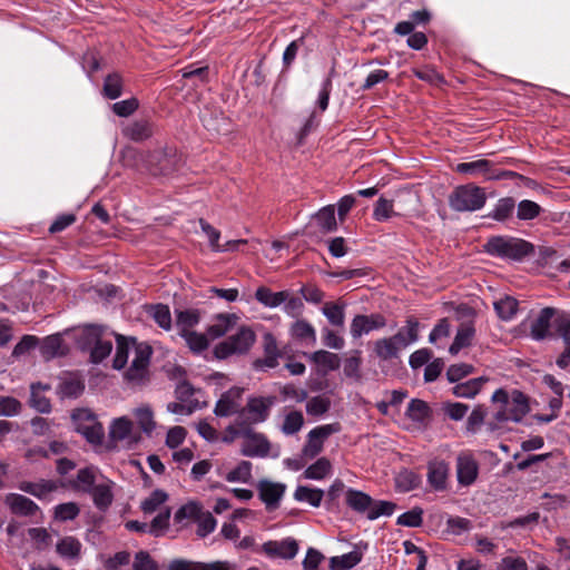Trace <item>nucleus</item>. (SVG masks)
Here are the masks:
<instances>
[{"instance_id":"nucleus-21","label":"nucleus","mask_w":570,"mask_h":570,"mask_svg":"<svg viewBox=\"0 0 570 570\" xmlns=\"http://www.w3.org/2000/svg\"><path fill=\"white\" fill-rule=\"evenodd\" d=\"M556 309L552 307H544L540 311L537 318L531 323V337L535 341H542L550 336V326Z\"/></svg>"},{"instance_id":"nucleus-56","label":"nucleus","mask_w":570,"mask_h":570,"mask_svg":"<svg viewBox=\"0 0 570 570\" xmlns=\"http://www.w3.org/2000/svg\"><path fill=\"white\" fill-rule=\"evenodd\" d=\"M150 315L154 321L165 331L171 328V315L169 307L165 304H156L150 307Z\"/></svg>"},{"instance_id":"nucleus-59","label":"nucleus","mask_w":570,"mask_h":570,"mask_svg":"<svg viewBox=\"0 0 570 570\" xmlns=\"http://www.w3.org/2000/svg\"><path fill=\"white\" fill-rule=\"evenodd\" d=\"M116 354L112 361L115 370H121L128 362L130 344L121 335H117Z\"/></svg>"},{"instance_id":"nucleus-31","label":"nucleus","mask_w":570,"mask_h":570,"mask_svg":"<svg viewBox=\"0 0 570 570\" xmlns=\"http://www.w3.org/2000/svg\"><path fill=\"white\" fill-rule=\"evenodd\" d=\"M394 482L397 492L406 493L417 489L422 480L416 472L403 469L395 475Z\"/></svg>"},{"instance_id":"nucleus-33","label":"nucleus","mask_w":570,"mask_h":570,"mask_svg":"<svg viewBox=\"0 0 570 570\" xmlns=\"http://www.w3.org/2000/svg\"><path fill=\"white\" fill-rule=\"evenodd\" d=\"M309 360L315 363L324 372L336 371L340 367L341 361L337 354L320 350L308 355Z\"/></svg>"},{"instance_id":"nucleus-50","label":"nucleus","mask_w":570,"mask_h":570,"mask_svg":"<svg viewBox=\"0 0 570 570\" xmlns=\"http://www.w3.org/2000/svg\"><path fill=\"white\" fill-rule=\"evenodd\" d=\"M397 214L394 212V203L392 199L380 197L373 209V219L376 222H386Z\"/></svg>"},{"instance_id":"nucleus-51","label":"nucleus","mask_w":570,"mask_h":570,"mask_svg":"<svg viewBox=\"0 0 570 570\" xmlns=\"http://www.w3.org/2000/svg\"><path fill=\"white\" fill-rule=\"evenodd\" d=\"M102 92L110 100L119 98L122 94L121 77L118 73L108 75L104 81Z\"/></svg>"},{"instance_id":"nucleus-17","label":"nucleus","mask_w":570,"mask_h":570,"mask_svg":"<svg viewBox=\"0 0 570 570\" xmlns=\"http://www.w3.org/2000/svg\"><path fill=\"white\" fill-rule=\"evenodd\" d=\"M419 337L420 323L415 317L412 316L406 318L404 326H402L394 335L390 336L400 352L416 343Z\"/></svg>"},{"instance_id":"nucleus-43","label":"nucleus","mask_w":570,"mask_h":570,"mask_svg":"<svg viewBox=\"0 0 570 570\" xmlns=\"http://www.w3.org/2000/svg\"><path fill=\"white\" fill-rule=\"evenodd\" d=\"M324 492L321 489L298 485L294 492V499L299 502H307L314 508L322 503Z\"/></svg>"},{"instance_id":"nucleus-13","label":"nucleus","mask_w":570,"mask_h":570,"mask_svg":"<svg viewBox=\"0 0 570 570\" xmlns=\"http://www.w3.org/2000/svg\"><path fill=\"white\" fill-rule=\"evenodd\" d=\"M386 323L385 316L381 313L357 314L351 322L350 333L354 340H358L363 335L385 327Z\"/></svg>"},{"instance_id":"nucleus-44","label":"nucleus","mask_w":570,"mask_h":570,"mask_svg":"<svg viewBox=\"0 0 570 570\" xmlns=\"http://www.w3.org/2000/svg\"><path fill=\"white\" fill-rule=\"evenodd\" d=\"M485 381L487 380L483 377H476L463 383H458L452 387V393L456 397L472 399L480 392Z\"/></svg>"},{"instance_id":"nucleus-14","label":"nucleus","mask_w":570,"mask_h":570,"mask_svg":"<svg viewBox=\"0 0 570 570\" xmlns=\"http://www.w3.org/2000/svg\"><path fill=\"white\" fill-rule=\"evenodd\" d=\"M275 401V396L249 397L246 406L242 409V417L247 414L249 423H262L269 416Z\"/></svg>"},{"instance_id":"nucleus-6","label":"nucleus","mask_w":570,"mask_h":570,"mask_svg":"<svg viewBox=\"0 0 570 570\" xmlns=\"http://www.w3.org/2000/svg\"><path fill=\"white\" fill-rule=\"evenodd\" d=\"M153 350L148 344H137L135 356L125 373L126 381L132 386H144L149 381V364Z\"/></svg>"},{"instance_id":"nucleus-2","label":"nucleus","mask_w":570,"mask_h":570,"mask_svg":"<svg viewBox=\"0 0 570 570\" xmlns=\"http://www.w3.org/2000/svg\"><path fill=\"white\" fill-rule=\"evenodd\" d=\"M142 168L153 176H169L179 168L180 157L175 147H160L139 155Z\"/></svg>"},{"instance_id":"nucleus-37","label":"nucleus","mask_w":570,"mask_h":570,"mask_svg":"<svg viewBox=\"0 0 570 570\" xmlns=\"http://www.w3.org/2000/svg\"><path fill=\"white\" fill-rule=\"evenodd\" d=\"M431 409L429 404L420 399L410 401L406 409V416L416 423H425L431 419Z\"/></svg>"},{"instance_id":"nucleus-41","label":"nucleus","mask_w":570,"mask_h":570,"mask_svg":"<svg viewBox=\"0 0 570 570\" xmlns=\"http://www.w3.org/2000/svg\"><path fill=\"white\" fill-rule=\"evenodd\" d=\"M493 305L499 318L508 322L517 315L519 303L514 297L507 295L495 301Z\"/></svg>"},{"instance_id":"nucleus-61","label":"nucleus","mask_w":570,"mask_h":570,"mask_svg":"<svg viewBox=\"0 0 570 570\" xmlns=\"http://www.w3.org/2000/svg\"><path fill=\"white\" fill-rule=\"evenodd\" d=\"M80 509L75 502L60 503L55 508V519L59 521H71L79 515Z\"/></svg>"},{"instance_id":"nucleus-52","label":"nucleus","mask_w":570,"mask_h":570,"mask_svg":"<svg viewBox=\"0 0 570 570\" xmlns=\"http://www.w3.org/2000/svg\"><path fill=\"white\" fill-rule=\"evenodd\" d=\"M102 326L100 325H86L82 330V333L79 337V344L82 348H90L95 346V344L102 338Z\"/></svg>"},{"instance_id":"nucleus-11","label":"nucleus","mask_w":570,"mask_h":570,"mask_svg":"<svg viewBox=\"0 0 570 570\" xmlns=\"http://www.w3.org/2000/svg\"><path fill=\"white\" fill-rule=\"evenodd\" d=\"M263 357L253 361L252 367L254 371L266 372L279 365L283 351L278 347L277 340L272 333H265L263 336Z\"/></svg>"},{"instance_id":"nucleus-39","label":"nucleus","mask_w":570,"mask_h":570,"mask_svg":"<svg viewBox=\"0 0 570 570\" xmlns=\"http://www.w3.org/2000/svg\"><path fill=\"white\" fill-rule=\"evenodd\" d=\"M132 421L126 416L115 419L109 428L110 439L114 441H125L130 439L132 433Z\"/></svg>"},{"instance_id":"nucleus-25","label":"nucleus","mask_w":570,"mask_h":570,"mask_svg":"<svg viewBox=\"0 0 570 570\" xmlns=\"http://www.w3.org/2000/svg\"><path fill=\"white\" fill-rule=\"evenodd\" d=\"M363 551L360 546H355L354 549L342 556H335L330 559L331 570H350L357 566L363 559Z\"/></svg>"},{"instance_id":"nucleus-8","label":"nucleus","mask_w":570,"mask_h":570,"mask_svg":"<svg viewBox=\"0 0 570 570\" xmlns=\"http://www.w3.org/2000/svg\"><path fill=\"white\" fill-rule=\"evenodd\" d=\"M76 431L89 443L99 445L104 440V428L88 410H77L72 413Z\"/></svg>"},{"instance_id":"nucleus-32","label":"nucleus","mask_w":570,"mask_h":570,"mask_svg":"<svg viewBox=\"0 0 570 570\" xmlns=\"http://www.w3.org/2000/svg\"><path fill=\"white\" fill-rule=\"evenodd\" d=\"M237 316L235 314H219L214 324L207 327V335L212 338H219L226 335L235 325Z\"/></svg>"},{"instance_id":"nucleus-47","label":"nucleus","mask_w":570,"mask_h":570,"mask_svg":"<svg viewBox=\"0 0 570 570\" xmlns=\"http://www.w3.org/2000/svg\"><path fill=\"white\" fill-rule=\"evenodd\" d=\"M134 414L141 431L150 435L156 428L151 409L148 405H142L137 407Z\"/></svg>"},{"instance_id":"nucleus-58","label":"nucleus","mask_w":570,"mask_h":570,"mask_svg":"<svg viewBox=\"0 0 570 570\" xmlns=\"http://www.w3.org/2000/svg\"><path fill=\"white\" fill-rule=\"evenodd\" d=\"M515 203L511 197L501 198L489 216L495 220L503 222L512 215Z\"/></svg>"},{"instance_id":"nucleus-38","label":"nucleus","mask_w":570,"mask_h":570,"mask_svg":"<svg viewBox=\"0 0 570 570\" xmlns=\"http://www.w3.org/2000/svg\"><path fill=\"white\" fill-rule=\"evenodd\" d=\"M373 499L358 490L347 489L346 491V504L354 511L364 513L368 512V508L372 505Z\"/></svg>"},{"instance_id":"nucleus-27","label":"nucleus","mask_w":570,"mask_h":570,"mask_svg":"<svg viewBox=\"0 0 570 570\" xmlns=\"http://www.w3.org/2000/svg\"><path fill=\"white\" fill-rule=\"evenodd\" d=\"M255 299L265 307L276 308L281 306L288 296V291L272 292L266 286H259L255 292Z\"/></svg>"},{"instance_id":"nucleus-46","label":"nucleus","mask_w":570,"mask_h":570,"mask_svg":"<svg viewBox=\"0 0 570 570\" xmlns=\"http://www.w3.org/2000/svg\"><path fill=\"white\" fill-rule=\"evenodd\" d=\"M167 500L168 494L164 490L156 489L149 494V497L141 501L140 509L145 514H151L156 512Z\"/></svg>"},{"instance_id":"nucleus-45","label":"nucleus","mask_w":570,"mask_h":570,"mask_svg":"<svg viewBox=\"0 0 570 570\" xmlns=\"http://www.w3.org/2000/svg\"><path fill=\"white\" fill-rule=\"evenodd\" d=\"M332 471V464L327 458H320L304 471V478L308 480H322Z\"/></svg>"},{"instance_id":"nucleus-26","label":"nucleus","mask_w":570,"mask_h":570,"mask_svg":"<svg viewBox=\"0 0 570 570\" xmlns=\"http://www.w3.org/2000/svg\"><path fill=\"white\" fill-rule=\"evenodd\" d=\"M289 334L293 338L306 345L316 343V331L306 320L301 318L294 322L291 325Z\"/></svg>"},{"instance_id":"nucleus-54","label":"nucleus","mask_w":570,"mask_h":570,"mask_svg":"<svg viewBox=\"0 0 570 570\" xmlns=\"http://www.w3.org/2000/svg\"><path fill=\"white\" fill-rule=\"evenodd\" d=\"M304 425V416L299 411H291L284 417L281 431L285 435H293L297 433Z\"/></svg>"},{"instance_id":"nucleus-34","label":"nucleus","mask_w":570,"mask_h":570,"mask_svg":"<svg viewBox=\"0 0 570 570\" xmlns=\"http://www.w3.org/2000/svg\"><path fill=\"white\" fill-rule=\"evenodd\" d=\"M474 334L475 330L471 323L461 324L460 327L458 328L454 341L449 348V352L452 355L458 354L462 348L471 344Z\"/></svg>"},{"instance_id":"nucleus-55","label":"nucleus","mask_w":570,"mask_h":570,"mask_svg":"<svg viewBox=\"0 0 570 570\" xmlns=\"http://www.w3.org/2000/svg\"><path fill=\"white\" fill-rule=\"evenodd\" d=\"M396 508V504L392 501H374L368 508L366 518L368 520H376L380 517H391Z\"/></svg>"},{"instance_id":"nucleus-30","label":"nucleus","mask_w":570,"mask_h":570,"mask_svg":"<svg viewBox=\"0 0 570 570\" xmlns=\"http://www.w3.org/2000/svg\"><path fill=\"white\" fill-rule=\"evenodd\" d=\"M373 352L380 363L399 358L401 353L390 336L376 340L373 344Z\"/></svg>"},{"instance_id":"nucleus-22","label":"nucleus","mask_w":570,"mask_h":570,"mask_svg":"<svg viewBox=\"0 0 570 570\" xmlns=\"http://www.w3.org/2000/svg\"><path fill=\"white\" fill-rule=\"evenodd\" d=\"M264 550L269 556L293 559L298 552V543L292 538L282 541H269L264 544Z\"/></svg>"},{"instance_id":"nucleus-3","label":"nucleus","mask_w":570,"mask_h":570,"mask_svg":"<svg viewBox=\"0 0 570 570\" xmlns=\"http://www.w3.org/2000/svg\"><path fill=\"white\" fill-rule=\"evenodd\" d=\"M484 250L502 259L521 261L533 252V245L520 238L493 236L487 240Z\"/></svg>"},{"instance_id":"nucleus-63","label":"nucleus","mask_w":570,"mask_h":570,"mask_svg":"<svg viewBox=\"0 0 570 570\" xmlns=\"http://www.w3.org/2000/svg\"><path fill=\"white\" fill-rule=\"evenodd\" d=\"M541 207L532 200H521L518 205L517 216L521 220H531L540 215Z\"/></svg>"},{"instance_id":"nucleus-16","label":"nucleus","mask_w":570,"mask_h":570,"mask_svg":"<svg viewBox=\"0 0 570 570\" xmlns=\"http://www.w3.org/2000/svg\"><path fill=\"white\" fill-rule=\"evenodd\" d=\"M271 443L262 433L247 431L242 446V453L249 458H265L268 455Z\"/></svg>"},{"instance_id":"nucleus-28","label":"nucleus","mask_w":570,"mask_h":570,"mask_svg":"<svg viewBox=\"0 0 570 570\" xmlns=\"http://www.w3.org/2000/svg\"><path fill=\"white\" fill-rule=\"evenodd\" d=\"M202 230L207 235L209 245L215 252H225V250H234L238 247L239 244H245L246 242L243 239L227 242L225 246H220L218 240L220 237V233L214 228L206 220L200 219Z\"/></svg>"},{"instance_id":"nucleus-57","label":"nucleus","mask_w":570,"mask_h":570,"mask_svg":"<svg viewBox=\"0 0 570 570\" xmlns=\"http://www.w3.org/2000/svg\"><path fill=\"white\" fill-rule=\"evenodd\" d=\"M81 544L73 537H66L57 543V552L63 558H76L80 553Z\"/></svg>"},{"instance_id":"nucleus-20","label":"nucleus","mask_w":570,"mask_h":570,"mask_svg":"<svg viewBox=\"0 0 570 570\" xmlns=\"http://www.w3.org/2000/svg\"><path fill=\"white\" fill-rule=\"evenodd\" d=\"M6 504L13 514L21 517H32L40 511V508L36 502L18 493L7 494Z\"/></svg>"},{"instance_id":"nucleus-48","label":"nucleus","mask_w":570,"mask_h":570,"mask_svg":"<svg viewBox=\"0 0 570 570\" xmlns=\"http://www.w3.org/2000/svg\"><path fill=\"white\" fill-rule=\"evenodd\" d=\"M92 494L95 505L100 509H107L112 502V492L108 484L94 485L89 491Z\"/></svg>"},{"instance_id":"nucleus-36","label":"nucleus","mask_w":570,"mask_h":570,"mask_svg":"<svg viewBox=\"0 0 570 570\" xmlns=\"http://www.w3.org/2000/svg\"><path fill=\"white\" fill-rule=\"evenodd\" d=\"M85 383L77 376L70 375L61 381L58 386V394L61 399H76L82 394Z\"/></svg>"},{"instance_id":"nucleus-42","label":"nucleus","mask_w":570,"mask_h":570,"mask_svg":"<svg viewBox=\"0 0 570 570\" xmlns=\"http://www.w3.org/2000/svg\"><path fill=\"white\" fill-rule=\"evenodd\" d=\"M199 321V313L195 309L176 311V327L179 335L193 331Z\"/></svg>"},{"instance_id":"nucleus-60","label":"nucleus","mask_w":570,"mask_h":570,"mask_svg":"<svg viewBox=\"0 0 570 570\" xmlns=\"http://www.w3.org/2000/svg\"><path fill=\"white\" fill-rule=\"evenodd\" d=\"M200 514L202 507L197 502H188L176 511L174 518L177 523H180L185 520H197Z\"/></svg>"},{"instance_id":"nucleus-23","label":"nucleus","mask_w":570,"mask_h":570,"mask_svg":"<svg viewBox=\"0 0 570 570\" xmlns=\"http://www.w3.org/2000/svg\"><path fill=\"white\" fill-rule=\"evenodd\" d=\"M122 134L134 141H142L153 136L154 125L146 119L135 120L122 129Z\"/></svg>"},{"instance_id":"nucleus-24","label":"nucleus","mask_w":570,"mask_h":570,"mask_svg":"<svg viewBox=\"0 0 570 570\" xmlns=\"http://www.w3.org/2000/svg\"><path fill=\"white\" fill-rule=\"evenodd\" d=\"M48 390H50V385L40 382L32 383L30 386V406L40 413H50L51 411V402L43 395V392Z\"/></svg>"},{"instance_id":"nucleus-62","label":"nucleus","mask_w":570,"mask_h":570,"mask_svg":"<svg viewBox=\"0 0 570 570\" xmlns=\"http://www.w3.org/2000/svg\"><path fill=\"white\" fill-rule=\"evenodd\" d=\"M423 522V510L421 508H413L397 517L396 523L399 525L416 528Z\"/></svg>"},{"instance_id":"nucleus-10","label":"nucleus","mask_w":570,"mask_h":570,"mask_svg":"<svg viewBox=\"0 0 570 570\" xmlns=\"http://www.w3.org/2000/svg\"><path fill=\"white\" fill-rule=\"evenodd\" d=\"M455 170L464 175L482 174L488 180H501L517 176V173L510 170H499L488 159H478L470 163H460Z\"/></svg>"},{"instance_id":"nucleus-19","label":"nucleus","mask_w":570,"mask_h":570,"mask_svg":"<svg viewBox=\"0 0 570 570\" xmlns=\"http://www.w3.org/2000/svg\"><path fill=\"white\" fill-rule=\"evenodd\" d=\"M59 484L53 480L40 479L39 481H21L18 484V489L22 492H26L30 495L36 497L39 500H48L49 495L57 491Z\"/></svg>"},{"instance_id":"nucleus-40","label":"nucleus","mask_w":570,"mask_h":570,"mask_svg":"<svg viewBox=\"0 0 570 570\" xmlns=\"http://www.w3.org/2000/svg\"><path fill=\"white\" fill-rule=\"evenodd\" d=\"M62 344L63 340L60 334L48 335L40 343V353L46 360H51L63 354Z\"/></svg>"},{"instance_id":"nucleus-15","label":"nucleus","mask_w":570,"mask_h":570,"mask_svg":"<svg viewBox=\"0 0 570 570\" xmlns=\"http://www.w3.org/2000/svg\"><path fill=\"white\" fill-rule=\"evenodd\" d=\"M243 394V389L233 387L225 392L220 399L217 401L214 413L217 416H230L233 414H238V419L242 417V404L240 397Z\"/></svg>"},{"instance_id":"nucleus-4","label":"nucleus","mask_w":570,"mask_h":570,"mask_svg":"<svg viewBox=\"0 0 570 570\" xmlns=\"http://www.w3.org/2000/svg\"><path fill=\"white\" fill-rule=\"evenodd\" d=\"M255 341V332L249 326L242 325L235 334L216 344L213 353L217 360H226L233 355H244L250 351Z\"/></svg>"},{"instance_id":"nucleus-53","label":"nucleus","mask_w":570,"mask_h":570,"mask_svg":"<svg viewBox=\"0 0 570 570\" xmlns=\"http://www.w3.org/2000/svg\"><path fill=\"white\" fill-rule=\"evenodd\" d=\"M180 336L185 340L187 346L194 353H202L207 350L209 345L206 334L198 333L196 331L186 332L180 334Z\"/></svg>"},{"instance_id":"nucleus-7","label":"nucleus","mask_w":570,"mask_h":570,"mask_svg":"<svg viewBox=\"0 0 570 570\" xmlns=\"http://www.w3.org/2000/svg\"><path fill=\"white\" fill-rule=\"evenodd\" d=\"M341 431V424L330 423L318 425L312 429L306 436V443L302 449V456L305 460H312L316 458L324 448L325 440L332 434L338 433Z\"/></svg>"},{"instance_id":"nucleus-35","label":"nucleus","mask_w":570,"mask_h":570,"mask_svg":"<svg viewBox=\"0 0 570 570\" xmlns=\"http://www.w3.org/2000/svg\"><path fill=\"white\" fill-rule=\"evenodd\" d=\"M345 307L346 304L344 302H326L322 307V313L331 325L343 327L345 322Z\"/></svg>"},{"instance_id":"nucleus-12","label":"nucleus","mask_w":570,"mask_h":570,"mask_svg":"<svg viewBox=\"0 0 570 570\" xmlns=\"http://www.w3.org/2000/svg\"><path fill=\"white\" fill-rule=\"evenodd\" d=\"M450 464L443 459L434 458L426 464V482L434 492L449 490Z\"/></svg>"},{"instance_id":"nucleus-1","label":"nucleus","mask_w":570,"mask_h":570,"mask_svg":"<svg viewBox=\"0 0 570 570\" xmlns=\"http://www.w3.org/2000/svg\"><path fill=\"white\" fill-rule=\"evenodd\" d=\"M491 401L498 406L493 414L498 423L509 421L521 422L530 411L527 395L519 390L507 391L498 389L493 393Z\"/></svg>"},{"instance_id":"nucleus-49","label":"nucleus","mask_w":570,"mask_h":570,"mask_svg":"<svg viewBox=\"0 0 570 570\" xmlns=\"http://www.w3.org/2000/svg\"><path fill=\"white\" fill-rule=\"evenodd\" d=\"M224 478L232 483H248L252 479V463L249 461H240L238 465L225 474Z\"/></svg>"},{"instance_id":"nucleus-5","label":"nucleus","mask_w":570,"mask_h":570,"mask_svg":"<svg viewBox=\"0 0 570 570\" xmlns=\"http://www.w3.org/2000/svg\"><path fill=\"white\" fill-rule=\"evenodd\" d=\"M487 202L484 188L474 184L456 186L449 195V205L455 212H476L483 208Z\"/></svg>"},{"instance_id":"nucleus-9","label":"nucleus","mask_w":570,"mask_h":570,"mask_svg":"<svg viewBox=\"0 0 570 570\" xmlns=\"http://www.w3.org/2000/svg\"><path fill=\"white\" fill-rule=\"evenodd\" d=\"M480 473V465L474 454L461 451L455 459V474L459 487L469 488L475 483Z\"/></svg>"},{"instance_id":"nucleus-18","label":"nucleus","mask_w":570,"mask_h":570,"mask_svg":"<svg viewBox=\"0 0 570 570\" xmlns=\"http://www.w3.org/2000/svg\"><path fill=\"white\" fill-rule=\"evenodd\" d=\"M259 499L265 503L267 510H274L278 507L286 487L283 483H275L268 480L259 481L257 485Z\"/></svg>"},{"instance_id":"nucleus-64","label":"nucleus","mask_w":570,"mask_h":570,"mask_svg":"<svg viewBox=\"0 0 570 570\" xmlns=\"http://www.w3.org/2000/svg\"><path fill=\"white\" fill-rule=\"evenodd\" d=\"M112 351V343L109 340H102L100 338L95 346L91 347L90 351V358L92 363H100L102 362L107 356L110 355Z\"/></svg>"},{"instance_id":"nucleus-29","label":"nucleus","mask_w":570,"mask_h":570,"mask_svg":"<svg viewBox=\"0 0 570 570\" xmlns=\"http://www.w3.org/2000/svg\"><path fill=\"white\" fill-rule=\"evenodd\" d=\"M316 225L320 230L324 234L333 233L337 229V222L335 217V209L333 205H327L322 207L314 216H313Z\"/></svg>"}]
</instances>
